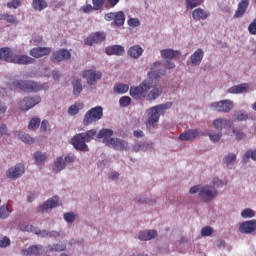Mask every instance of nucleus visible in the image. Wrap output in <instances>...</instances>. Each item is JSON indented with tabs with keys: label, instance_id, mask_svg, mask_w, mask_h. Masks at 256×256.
Returning a JSON list of instances; mask_svg holds the SVG:
<instances>
[{
	"label": "nucleus",
	"instance_id": "obj_13",
	"mask_svg": "<svg viewBox=\"0 0 256 256\" xmlns=\"http://www.w3.org/2000/svg\"><path fill=\"white\" fill-rule=\"evenodd\" d=\"M23 173H25V166L23 164H16L8 169L6 175L8 179H19Z\"/></svg>",
	"mask_w": 256,
	"mask_h": 256
},
{
	"label": "nucleus",
	"instance_id": "obj_38",
	"mask_svg": "<svg viewBox=\"0 0 256 256\" xmlns=\"http://www.w3.org/2000/svg\"><path fill=\"white\" fill-rule=\"evenodd\" d=\"M64 167H66V164L63 162V157H58L53 164V170L59 173V171H63Z\"/></svg>",
	"mask_w": 256,
	"mask_h": 256
},
{
	"label": "nucleus",
	"instance_id": "obj_56",
	"mask_svg": "<svg viewBox=\"0 0 256 256\" xmlns=\"http://www.w3.org/2000/svg\"><path fill=\"white\" fill-rule=\"evenodd\" d=\"M248 31L250 35H256V17L254 20L249 24Z\"/></svg>",
	"mask_w": 256,
	"mask_h": 256
},
{
	"label": "nucleus",
	"instance_id": "obj_39",
	"mask_svg": "<svg viewBox=\"0 0 256 256\" xmlns=\"http://www.w3.org/2000/svg\"><path fill=\"white\" fill-rule=\"evenodd\" d=\"M34 159L36 161V165H41V163H44V161L47 160V153L38 151L34 154Z\"/></svg>",
	"mask_w": 256,
	"mask_h": 256
},
{
	"label": "nucleus",
	"instance_id": "obj_6",
	"mask_svg": "<svg viewBox=\"0 0 256 256\" xmlns=\"http://www.w3.org/2000/svg\"><path fill=\"white\" fill-rule=\"evenodd\" d=\"M103 118V107L96 106L91 108L88 112H86L83 124L84 125H91V123H95Z\"/></svg>",
	"mask_w": 256,
	"mask_h": 256
},
{
	"label": "nucleus",
	"instance_id": "obj_51",
	"mask_svg": "<svg viewBox=\"0 0 256 256\" xmlns=\"http://www.w3.org/2000/svg\"><path fill=\"white\" fill-rule=\"evenodd\" d=\"M202 237H210V235H213V228L210 226H205L201 230Z\"/></svg>",
	"mask_w": 256,
	"mask_h": 256
},
{
	"label": "nucleus",
	"instance_id": "obj_64",
	"mask_svg": "<svg viewBox=\"0 0 256 256\" xmlns=\"http://www.w3.org/2000/svg\"><path fill=\"white\" fill-rule=\"evenodd\" d=\"M201 187H203V186L196 185V186L190 188L189 193H191V195H195V193H201Z\"/></svg>",
	"mask_w": 256,
	"mask_h": 256
},
{
	"label": "nucleus",
	"instance_id": "obj_8",
	"mask_svg": "<svg viewBox=\"0 0 256 256\" xmlns=\"http://www.w3.org/2000/svg\"><path fill=\"white\" fill-rule=\"evenodd\" d=\"M217 189L215 187L206 185L202 186L199 192V197L204 201L205 203H209V201H213L215 199V196L217 195Z\"/></svg>",
	"mask_w": 256,
	"mask_h": 256
},
{
	"label": "nucleus",
	"instance_id": "obj_57",
	"mask_svg": "<svg viewBox=\"0 0 256 256\" xmlns=\"http://www.w3.org/2000/svg\"><path fill=\"white\" fill-rule=\"evenodd\" d=\"M233 135H236V141H243V139L247 138V134L243 132H236V130L232 131Z\"/></svg>",
	"mask_w": 256,
	"mask_h": 256
},
{
	"label": "nucleus",
	"instance_id": "obj_46",
	"mask_svg": "<svg viewBox=\"0 0 256 256\" xmlns=\"http://www.w3.org/2000/svg\"><path fill=\"white\" fill-rule=\"evenodd\" d=\"M252 159L256 161V149L255 150H248L244 155V163H247V160Z\"/></svg>",
	"mask_w": 256,
	"mask_h": 256
},
{
	"label": "nucleus",
	"instance_id": "obj_29",
	"mask_svg": "<svg viewBox=\"0 0 256 256\" xmlns=\"http://www.w3.org/2000/svg\"><path fill=\"white\" fill-rule=\"evenodd\" d=\"M128 55H130L132 59H139V57L143 55V48L139 45H134L128 50Z\"/></svg>",
	"mask_w": 256,
	"mask_h": 256
},
{
	"label": "nucleus",
	"instance_id": "obj_5",
	"mask_svg": "<svg viewBox=\"0 0 256 256\" xmlns=\"http://www.w3.org/2000/svg\"><path fill=\"white\" fill-rule=\"evenodd\" d=\"M151 87H153L151 80H144L139 86L130 88V95L133 99H141L147 95Z\"/></svg>",
	"mask_w": 256,
	"mask_h": 256
},
{
	"label": "nucleus",
	"instance_id": "obj_16",
	"mask_svg": "<svg viewBox=\"0 0 256 256\" xmlns=\"http://www.w3.org/2000/svg\"><path fill=\"white\" fill-rule=\"evenodd\" d=\"M203 57H205V52H203V49L201 48L197 49L190 56V64L192 65V67H197L201 65V62L203 61Z\"/></svg>",
	"mask_w": 256,
	"mask_h": 256
},
{
	"label": "nucleus",
	"instance_id": "obj_35",
	"mask_svg": "<svg viewBox=\"0 0 256 256\" xmlns=\"http://www.w3.org/2000/svg\"><path fill=\"white\" fill-rule=\"evenodd\" d=\"M13 212V209L9 207L8 204H4L0 207V219H7Z\"/></svg>",
	"mask_w": 256,
	"mask_h": 256
},
{
	"label": "nucleus",
	"instance_id": "obj_19",
	"mask_svg": "<svg viewBox=\"0 0 256 256\" xmlns=\"http://www.w3.org/2000/svg\"><path fill=\"white\" fill-rule=\"evenodd\" d=\"M54 207H59V197L57 196H53L44 202L42 206L38 208V211H47L49 209H53Z\"/></svg>",
	"mask_w": 256,
	"mask_h": 256
},
{
	"label": "nucleus",
	"instance_id": "obj_55",
	"mask_svg": "<svg viewBox=\"0 0 256 256\" xmlns=\"http://www.w3.org/2000/svg\"><path fill=\"white\" fill-rule=\"evenodd\" d=\"M209 137L211 141H213L214 143H217V141L221 140V137H223V134L221 132L210 133Z\"/></svg>",
	"mask_w": 256,
	"mask_h": 256
},
{
	"label": "nucleus",
	"instance_id": "obj_31",
	"mask_svg": "<svg viewBox=\"0 0 256 256\" xmlns=\"http://www.w3.org/2000/svg\"><path fill=\"white\" fill-rule=\"evenodd\" d=\"M114 23L117 27H123L125 25V13L123 11L115 12Z\"/></svg>",
	"mask_w": 256,
	"mask_h": 256
},
{
	"label": "nucleus",
	"instance_id": "obj_14",
	"mask_svg": "<svg viewBox=\"0 0 256 256\" xmlns=\"http://www.w3.org/2000/svg\"><path fill=\"white\" fill-rule=\"evenodd\" d=\"M51 47H35L29 52V55L34 59H41V57H46V55H51Z\"/></svg>",
	"mask_w": 256,
	"mask_h": 256
},
{
	"label": "nucleus",
	"instance_id": "obj_9",
	"mask_svg": "<svg viewBox=\"0 0 256 256\" xmlns=\"http://www.w3.org/2000/svg\"><path fill=\"white\" fill-rule=\"evenodd\" d=\"M39 103H41L40 96L25 97L18 103V107L21 111H29V109H33V107L39 105Z\"/></svg>",
	"mask_w": 256,
	"mask_h": 256
},
{
	"label": "nucleus",
	"instance_id": "obj_62",
	"mask_svg": "<svg viewBox=\"0 0 256 256\" xmlns=\"http://www.w3.org/2000/svg\"><path fill=\"white\" fill-rule=\"evenodd\" d=\"M138 239L140 241H149V236L147 234V231L140 232L139 235H138Z\"/></svg>",
	"mask_w": 256,
	"mask_h": 256
},
{
	"label": "nucleus",
	"instance_id": "obj_17",
	"mask_svg": "<svg viewBox=\"0 0 256 256\" xmlns=\"http://www.w3.org/2000/svg\"><path fill=\"white\" fill-rule=\"evenodd\" d=\"M213 126L217 131L221 132L223 129H227L233 127V121L223 119V118H217L216 120L213 121Z\"/></svg>",
	"mask_w": 256,
	"mask_h": 256
},
{
	"label": "nucleus",
	"instance_id": "obj_44",
	"mask_svg": "<svg viewBox=\"0 0 256 256\" xmlns=\"http://www.w3.org/2000/svg\"><path fill=\"white\" fill-rule=\"evenodd\" d=\"M241 217L243 219H251L252 217H255V211L250 208H246L241 212Z\"/></svg>",
	"mask_w": 256,
	"mask_h": 256
},
{
	"label": "nucleus",
	"instance_id": "obj_47",
	"mask_svg": "<svg viewBox=\"0 0 256 256\" xmlns=\"http://www.w3.org/2000/svg\"><path fill=\"white\" fill-rule=\"evenodd\" d=\"M119 105H120V107H129V105H131V97L122 96L119 99Z\"/></svg>",
	"mask_w": 256,
	"mask_h": 256
},
{
	"label": "nucleus",
	"instance_id": "obj_10",
	"mask_svg": "<svg viewBox=\"0 0 256 256\" xmlns=\"http://www.w3.org/2000/svg\"><path fill=\"white\" fill-rule=\"evenodd\" d=\"M210 107L213 111H218V113H229L233 109V102L231 100H221L213 102Z\"/></svg>",
	"mask_w": 256,
	"mask_h": 256
},
{
	"label": "nucleus",
	"instance_id": "obj_22",
	"mask_svg": "<svg viewBox=\"0 0 256 256\" xmlns=\"http://www.w3.org/2000/svg\"><path fill=\"white\" fill-rule=\"evenodd\" d=\"M248 7H249V0H241L238 3V8L234 14V17L236 19L243 17V15H245V13L247 12Z\"/></svg>",
	"mask_w": 256,
	"mask_h": 256
},
{
	"label": "nucleus",
	"instance_id": "obj_24",
	"mask_svg": "<svg viewBox=\"0 0 256 256\" xmlns=\"http://www.w3.org/2000/svg\"><path fill=\"white\" fill-rule=\"evenodd\" d=\"M160 55L162 59H168L169 61H171V59L179 57V55H181V51L173 49H163L160 51Z\"/></svg>",
	"mask_w": 256,
	"mask_h": 256
},
{
	"label": "nucleus",
	"instance_id": "obj_27",
	"mask_svg": "<svg viewBox=\"0 0 256 256\" xmlns=\"http://www.w3.org/2000/svg\"><path fill=\"white\" fill-rule=\"evenodd\" d=\"M106 53L107 55H124L125 54V48H123V46H119V45H114L112 47H108L106 49Z\"/></svg>",
	"mask_w": 256,
	"mask_h": 256
},
{
	"label": "nucleus",
	"instance_id": "obj_59",
	"mask_svg": "<svg viewBox=\"0 0 256 256\" xmlns=\"http://www.w3.org/2000/svg\"><path fill=\"white\" fill-rule=\"evenodd\" d=\"M133 151L139 153V151H145V143L140 142L133 146Z\"/></svg>",
	"mask_w": 256,
	"mask_h": 256
},
{
	"label": "nucleus",
	"instance_id": "obj_48",
	"mask_svg": "<svg viewBox=\"0 0 256 256\" xmlns=\"http://www.w3.org/2000/svg\"><path fill=\"white\" fill-rule=\"evenodd\" d=\"M82 13H93V11H97L94 5L86 4L80 8Z\"/></svg>",
	"mask_w": 256,
	"mask_h": 256
},
{
	"label": "nucleus",
	"instance_id": "obj_61",
	"mask_svg": "<svg viewBox=\"0 0 256 256\" xmlns=\"http://www.w3.org/2000/svg\"><path fill=\"white\" fill-rule=\"evenodd\" d=\"M35 235H39V237H49V231L41 230L37 227Z\"/></svg>",
	"mask_w": 256,
	"mask_h": 256
},
{
	"label": "nucleus",
	"instance_id": "obj_21",
	"mask_svg": "<svg viewBox=\"0 0 256 256\" xmlns=\"http://www.w3.org/2000/svg\"><path fill=\"white\" fill-rule=\"evenodd\" d=\"M41 251H43V246L41 245H32L28 249L21 250V255L23 256H31V255H40Z\"/></svg>",
	"mask_w": 256,
	"mask_h": 256
},
{
	"label": "nucleus",
	"instance_id": "obj_63",
	"mask_svg": "<svg viewBox=\"0 0 256 256\" xmlns=\"http://www.w3.org/2000/svg\"><path fill=\"white\" fill-rule=\"evenodd\" d=\"M147 235H148V241H151V239H155V237H157V230H149L146 231Z\"/></svg>",
	"mask_w": 256,
	"mask_h": 256
},
{
	"label": "nucleus",
	"instance_id": "obj_49",
	"mask_svg": "<svg viewBox=\"0 0 256 256\" xmlns=\"http://www.w3.org/2000/svg\"><path fill=\"white\" fill-rule=\"evenodd\" d=\"M236 159H237V155H235V154H228L224 159H223V163L225 164V165H231V163H233V161H236Z\"/></svg>",
	"mask_w": 256,
	"mask_h": 256
},
{
	"label": "nucleus",
	"instance_id": "obj_20",
	"mask_svg": "<svg viewBox=\"0 0 256 256\" xmlns=\"http://www.w3.org/2000/svg\"><path fill=\"white\" fill-rule=\"evenodd\" d=\"M210 15L211 13H209L203 8H196L192 12V17L194 21H205V19H208Z\"/></svg>",
	"mask_w": 256,
	"mask_h": 256
},
{
	"label": "nucleus",
	"instance_id": "obj_3",
	"mask_svg": "<svg viewBox=\"0 0 256 256\" xmlns=\"http://www.w3.org/2000/svg\"><path fill=\"white\" fill-rule=\"evenodd\" d=\"M171 107H173V103L166 102L164 104L156 105L148 109L147 110V113L149 115L148 121H147L148 129H152L153 127H155V125L159 123V118L161 117V115H163V113H165L167 109H171Z\"/></svg>",
	"mask_w": 256,
	"mask_h": 256
},
{
	"label": "nucleus",
	"instance_id": "obj_7",
	"mask_svg": "<svg viewBox=\"0 0 256 256\" xmlns=\"http://www.w3.org/2000/svg\"><path fill=\"white\" fill-rule=\"evenodd\" d=\"M107 39V33L103 31L93 32L86 37L84 40L85 45L88 47H93V45H99V43H103Z\"/></svg>",
	"mask_w": 256,
	"mask_h": 256
},
{
	"label": "nucleus",
	"instance_id": "obj_45",
	"mask_svg": "<svg viewBox=\"0 0 256 256\" xmlns=\"http://www.w3.org/2000/svg\"><path fill=\"white\" fill-rule=\"evenodd\" d=\"M203 3V0H186L187 9H195V7H199Z\"/></svg>",
	"mask_w": 256,
	"mask_h": 256
},
{
	"label": "nucleus",
	"instance_id": "obj_12",
	"mask_svg": "<svg viewBox=\"0 0 256 256\" xmlns=\"http://www.w3.org/2000/svg\"><path fill=\"white\" fill-rule=\"evenodd\" d=\"M69 59H71V52L67 49L57 50L50 57L52 63H61V61H69Z\"/></svg>",
	"mask_w": 256,
	"mask_h": 256
},
{
	"label": "nucleus",
	"instance_id": "obj_30",
	"mask_svg": "<svg viewBox=\"0 0 256 256\" xmlns=\"http://www.w3.org/2000/svg\"><path fill=\"white\" fill-rule=\"evenodd\" d=\"M161 93H163V88L155 87L153 88L147 95L148 101H155L158 97H161Z\"/></svg>",
	"mask_w": 256,
	"mask_h": 256
},
{
	"label": "nucleus",
	"instance_id": "obj_40",
	"mask_svg": "<svg viewBox=\"0 0 256 256\" xmlns=\"http://www.w3.org/2000/svg\"><path fill=\"white\" fill-rule=\"evenodd\" d=\"M167 75V71L165 70H156L148 73L150 79H159V77H165Z\"/></svg>",
	"mask_w": 256,
	"mask_h": 256
},
{
	"label": "nucleus",
	"instance_id": "obj_54",
	"mask_svg": "<svg viewBox=\"0 0 256 256\" xmlns=\"http://www.w3.org/2000/svg\"><path fill=\"white\" fill-rule=\"evenodd\" d=\"M127 24L129 27H139V25H141V21H139V18H129Z\"/></svg>",
	"mask_w": 256,
	"mask_h": 256
},
{
	"label": "nucleus",
	"instance_id": "obj_2",
	"mask_svg": "<svg viewBox=\"0 0 256 256\" xmlns=\"http://www.w3.org/2000/svg\"><path fill=\"white\" fill-rule=\"evenodd\" d=\"M97 135L96 130H88L85 133H79L73 136L71 139V144L73 145L74 149L77 151H89V147L87 143L93 141V137Z\"/></svg>",
	"mask_w": 256,
	"mask_h": 256
},
{
	"label": "nucleus",
	"instance_id": "obj_4",
	"mask_svg": "<svg viewBox=\"0 0 256 256\" xmlns=\"http://www.w3.org/2000/svg\"><path fill=\"white\" fill-rule=\"evenodd\" d=\"M13 87L21 89V91H26V93H38V91H43V85L33 81V80H15L12 83Z\"/></svg>",
	"mask_w": 256,
	"mask_h": 256
},
{
	"label": "nucleus",
	"instance_id": "obj_28",
	"mask_svg": "<svg viewBox=\"0 0 256 256\" xmlns=\"http://www.w3.org/2000/svg\"><path fill=\"white\" fill-rule=\"evenodd\" d=\"M49 7L47 0H32V8L34 11H43Z\"/></svg>",
	"mask_w": 256,
	"mask_h": 256
},
{
	"label": "nucleus",
	"instance_id": "obj_60",
	"mask_svg": "<svg viewBox=\"0 0 256 256\" xmlns=\"http://www.w3.org/2000/svg\"><path fill=\"white\" fill-rule=\"evenodd\" d=\"M93 5L99 11L105 5V0H92Z\"/></svg>",
	"mask_w": 256,
	"mask_h": 256
},
{
	"label": "nucleus",
	"instance_id": "obj_37",
	"mask_svg": "<svg viewBox=\"0 0 256 256\" xmlns=\"http://www.w3.org/2000/svg\"><path fill=\"white\" fill-rule=\"evenodd\" d=\"M19 227H20V230L25 231L27 233H34V235L37 232V227L31 224H27L25 222L20 223Z\"/></svg>",
	"mask_w": 256,
	"mask_h": 256
},
{
	"label": "nucleus",
	"instance_id": "obj_32",
	"mask_svg": "<svg viewBox=\"0 0 256 256\" xmlns=\"http://www.w3.org/2000/svg\"><path fill=\"white\" fill-rule=\"evenodd\" d=\"M73 95H79L83 91V84L81 79L76 78L72 81Z\"/></svg>",
	"mask_w": 256,
	"mask_h": 256
},
{
	"label": "nucleus",
	"instance_id": "obj_52",
	"mask_svg": "<svg viewBox=\"0 0 256 256\" xmlns=\"http://www.w3.org/2000/svg\"><path fill=\"white\" fill-rule=\"evenodd\" d=\"M8 9H18L21 7V0H12L11 2L7 3Z\"/></svg>",
	"mask_w": 256,
	"mask_h": 256
},
{
	"label": "nucleus",
	"instance_id": "obj_34",
	"mask_svg": "<svg viewBox=\"0 0 256 256\" xmlns=\"http://www.w3.org/2000/svg\"><path fill=\"white\" fill-rule=\"evenodd\" d=\"M83 107H84L83 102L75 103L68 108V114L72 116L77 115V113H79V111H81Z\"/></svg>",
	"mask_w": 256,
	"mask_h": 256
},
{
	"label": "nucleus",
	"instance_id": "obj_23",
	"mask_svg": "<svg viewBox=\"0 0 256 256\" xmlns=\"http://www.w3.org/2000/svg\"><path fill=\"white\" fill-rule=\"evenodd\" d=\"M199 137V131L197 130H187L180 134V141H193Z\"/></svg>",
	"mask_w": 256,
	"mask_h": 256
},
{
	"label": "nucleus",
	"instance_id": "obj_43",
	"mask_svg": "<svg viewBox=\"0 0 256 256\" xmlns=\"http://www.w3.org/2000/svg\"><path fill=\"white\" fill-rule=\"evenodd\" d=\"M41 125V119L39 118H32L28 124V129L35 131Z\"/></svg>",
	"mask_w": 256,
	"mask_h": 256
},
{
	"label": "nucleus",
	"instance_id": "obj_36",
	"mask_svg": "<svg viewBox=\"0 0 256 256\" xmlns=\"http://www.w3.org/2000/svg\"><path fill=\"white\" fill-rule=\"evenodd\" d=\"M66 249H67V245H65L64 243H57V244L48 246V251L50 253H53V252L57 253L59 251H65Z\"/></svg>",
	"mask_w": 256,
	"mask_h": 256
},
{
	"label": "nucleus",
	"instance_id": "obj_26",
	"mask_svg": "<svg viewBox=\"0 0 256 256\" xmlns=\"http://www.w3.org/2000/svg\"><path fill=\"white\" fill-rule=\"evenodd\" d=\"M98 139H103V143L109 145V137H113V130L112 129H102L98 132Z\"/></svg>",
	"mask_w": 256,
	"mask_h": 256
},
{
	"label": "nucleus",
	"instance_id": "obj_15",
	"mask_svg": "<svg viewBox=\"0 0 256 256\" xmlns=\"http://www.w3.org/2000/svg\"><path fill=\"white\" fill-rule=\"evenodd\" d=\"M240 233L249 235V233H253L256 231V220H248L240 224L239 226Z\"/></svg>",
	"mask_w": 256,
	"mask_h": 256
},
{
	"label": "nucleus",
	"instance_id": "obj_25",
	"mask_svg": "<svg viewBox=\"0 0 256 256\" xmlns=\"http://www.w3.org/2000/svg\"><path fill=\"white\" fill-rule=\"evenodd\" d=\"M249 89V84L243 83L239 85L232 86L228 89V93L232 94H239V93H245Z\"/></svg>",
	"mask_w": 256,
	"mask_h": 256
},
{
	"label": "nucleus",
	"instance_id": "obj_50",
	"mask_svg": "<svg viewBox=\"0 0 256 256\" xmlns=\"http://www.w3.org/2000/svg\"><path fill=\"white\" fill-rule=\"evenodd\" d=\"M21 141H23V143H26L27 145H32V143H35V139H33V137H31L29 134H24L22 136H20Z\"/></svg>",
	"mask_w": 256,
	"mask_h": 256
},
{
	"label": "nucleus",
	"instance_id": "obj_53",
	"mask_svg": "<svg viewBox=\"0 0 256 256\" xmlns=\"http://www.w3.org/2000/svg\"><path fill=\"white\" fill-rule=\"evenodd\" d=\"M9 245H11V240L9 239V237H7V236L0 237V247L1 248L9 247Z\"/></svg>",
	"mask_w": 256,
	"mask_h": 256
},
{
	"label": "nucleus",
	"instance_id": "obj_18",
	"mask_svg": "<svg viewBox=\"0 0 256 256\" xmlns=\"http://www.w3.org/2000/svg\"><path fill=\"white\" fill-rule=\"evenodd\" d=\"M109 145H112L116 151H125L127 147H129V143L125 140H121L119 138H110Z\"/></svg>",
	"mask_w": 256,
	"mask_h": 256
},
{
	"label": "nucleus",
	"instance_id": "obj_1",
	"mask_svg": "<svg viewBox=\"0 0 256 256\" xmlns=\"http://www.w3.org/2000/svg\"><path fill=\"white\" fill-rule=\"evenodd\" d=\"M0 61L6 63H14L16 65H33L35 60L28 55H13V51L9 47L0 48Z\"/></svg>",
	"mask_w": 256,
	"mask_h": 256
},
{
	"label": "nucleus",
	"instance_id": "obj_33",
	"mask_svg": "<svg viewBox=\"0 0 256 256\" xmlns=\"http://www.w3.org/2000/svg\"><path fill=\"white\" fill-rule=\"evenodd\" d=\"M0 21H6V23H11L12 25H17V23H19L17 17L8 13L0 14Z\"/></svg>",
	"mask_w": 256,
	"mask_h": 256
},
{
	"label": "nucleus",
	"instance_id": "obj_41",
	"mask_svg": "<svg viewBox=\"0 0 256 256\" xmlns=\"http://www.w3.org/2000/svg\"><path fill=\"white\" fill-rule=\"evenodd\" d=\"M129 91V85L127 84H116L114 86V93L123 94Z\"/></svg>",
	"mask_w": 256,
	"mask_h": 256
},
{
	"label": "nucleus",
	"instance_id": "obj_42",
	"mask_svg": "<svg viewBox=\"0 0 256 256\" xmlns=\"http://www.w3.org/2000/svg\"><path fill=\"white\" fill-rule=\"evenodd\" d=\"M234 117V121H247V119H249V114H247V112L237 111L235 112Z\"/></svg>",
	"mask_w": 256,
	"mask_h": 256
},
{
	"label": "nucleus",
	"instance_id": "obj_11",
	"mask_svg": "<svg viewBox=\"0 0 256 256\" xmlns=\"http://www.w3.org/2000/svg\"><path fill=\"white\" fill-rule=\"evenodd\" d=\"M83 79H86L88 85H97V81L103 77V73L95 70H85L82 73Z\"/></svg>",
	"mask_w": 256,
	"mask_h": 256
},
{
	"label": "nucleus",
	"instance_id": "obj_58",
	"mask_svg": "<svg viewBox=\"0 0 256 256\" xmlns=\"http://www.w3.org/2000/svg\"><path fill=\"white\" fill-rule=\"evenodd\" d=\"M64 219L67 223H73L75 221V214L71 212L65 213Z\"/></svg>",
	"mask_w": 256,
	"mask_h": 256
}]
</instances>
